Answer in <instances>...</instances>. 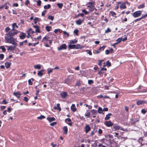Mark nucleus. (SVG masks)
<instances>
[{
	"mask_svg": "<svg viewBox=\"0 0 147 147\" xmlns=\"http://www.w3.org/2000/svg\"><path fill=\"white\" fill-rule=\"evenodd\" d=\"M61 95L63 98H65L66 97L67 94L66 92H63L61 94Z\"/></svg>",
	"mask_w": 147,
	"mask_h": 147,
	"instance_id": "9",
	"label": "nucleus"
},
{
	"mask_svg": "<svg viewBox=\"0 0 147 147\" xmlns=\"http://www.w3.org/2000/svg\"><path fill=\"white\" fill-rule=\"evenodd\" d=\"M10 30V29L8 27H7L5 29V31L6 32H8Z\"/></svg>",
	"mask_w": 147,
	"mask_h": 147,
	"instance_id": "45",
	"label": "nucleus"
},
{
	"mask_svg": "<svg viewBox=\"0 0 147 147\" xmlns=\"http://www.w3.org/2000/svg\"><path fill=\"white\" fill-rule=\"evenodd\" d=\"M98 146L99 147H106L105 146L102 145V144H99Z\"/></svg>",
	"mask_w": 147,
	"mask_h": 147,
	"instance_id": "64",
	"label": "nucleus"
},
{
	"mask_svg": "<svg viewBox=\"0 0 147 147\" xmlns=\"http://www.w3.org/2000/svg\"><path fill=\"white\" fill-rule=\"evenodd\" d=\"M106 64L108 66L110 67L111 66V63L109 61H107L106 62Z\"/></svg>",
	"mask_w": 147,
	"mask_h": 147,
	"instance_id": "41",
	"label": "nucleus"
},
{
	"mask_svg": "<svg viewBox=\"0 0 147 147\" xmlns=\"http://www.w3.org/2000/svg\"><path fill=\"white\" fill-rule=\"evenodd\" d=\"M7 3L3 5L2 6H0V9H2L4 8V6H6V7H5V9H7L9 7L8 6H7Z\"/></svg>",
	"mask_w": 147,
	"mask_h": 147,
	"instance_id": "20",
	"label": "nucleus"
},
{
	"mask_svg": "<svg viewBox=\"0 0 147 147\" xmlns=\"http://www.w3.org/2000/svg\"><path fill=\"white\" fill-rule=\"evenodd\" d=\"M33 27L36 29V32L38 33L40 32V30L39 29V27L37 26H34Z\"/></svg>",
	"mask_w": 147,
	"mask_h": 147,
	"instance_id": "14",
	"label": "nucleus"
},
{
	"mask_svg": "<svg viewBox=\"0 0 147 147\" xmlns=\"http://www.w3.org/2000/svg\"><path fill=\"white\" fill-rule=\"evenodd\" d=\"M44 70L42 69L40 71H38V75L40 76L41 77L43 75L42 72L44 71Z\"/></svg>",
	"mask_w": 147,
	"mask_h": 147,
	"instance_id": "8",
	"label": "nucleus"
},
{
	"mask_svg": "<svg viewBox=\"0 0 147 147\" xmlns=\"http://www.w3.org/2000/svg\"><path fill=\"white\" fill-rule=\"evenodd\" d=\"M85 129V131L86 133H87L90 130V128L88 125L86 126Z\"/></svg>",
	"mask_w": 147,
	"mask_h": 147,
	"instance_id": "11",
	"label": "nucleus"
},
{
	"mask_svg": "<svg viewBox=\"0 0 147 147\" xmlns=\"http://www.w3.org/2000/svg\"><path fill=\"white\" fill-rule=\"evenodd\" d=\"M108 109L107 108H104L102 109L103 111H108Z\"/></svg>",
	"mask_w": 147,
	"mask_h": 147,
	"instance_id": "51",
	"label": "nucleus"
},
{
	"mask_svg": "<svg viewBox=\"0 0 147 147\" xmlns=\"http://www.w3.org/2000/svg\"><path fill=\"white\" fill-rule=\"evenodd\" d=\"M63 34L64 35L66 34L67 37L69 36V33L66 32V31H63Z\"/></svg>",
	"mask_w": 147,
	"mask_h": 147,
	"instance_id": "50",
	"label": "nucleus"
},
{
	"mask_svg": "<svg viewBox=\"0 0 147 147\" xmlns=\"http://www.w3.org/2000/svg\"><path fill=\"white\" fill-rule=\"evenodd\" d=\"M142 19L141 18V17L140 18H139V19H136V20H135V22H136L137 21H140V20H141V19Z\"/></svg>",
	"mask_w": 147,
	"mask_h": 147,
	"instance_id": "61",
	"label": "nucleus"
},
{
	"mask_svg": "<svg viewBox=\"0 0 147 147\" xmlns=\"http://www.w3.org/2000/svg\"><path fill=\"white\" fill-rule=\"evenodd\" d=\"M82 22V21L81 20H77L76 21V23L78 25H80L81 24Z\"/></svg>",
	"mask_w": 147,
	"mask_h": 147,
	"instance_id": "28",
	"label": "nucleus"
},
{
	"mask_svg": "<svg viewBox=\"0 0 147 147\" xmlns=\"http://www.w3.org/2000/svg\"><path fill=\"white\" fill-rule=\"evenodd\" d=\"M13 94L18 98H19L20 97L21 95V94L19 92H14L13 93Z\"/></svg>",
	"mask_w": 147,
	"mask_h": 147,
	"instance_id": "7",
	"label": "nucleus"
},
{
	"mask_svg": "<svg viewBox=\"0 0 147 147\" xmlns=\"http://www.w3.org/2000/svg\"><path fill=\"white\" fill-rule=\"evenodd\" d=\"M4 55L3 54H0V60H2L3 59Z\"/></svg>",
	"mask_w": 147,
	"mask_h": 147,
	"instance_id": "42",
	"label": "nucleus"
},
{
	"mask_svg": "<svg viewBox=\"0 0 147 147\" xmlns=\"http://www.w3.org/2000/svg\"><path fill=\"white\" fill-rule=\"evenodd\" d=\"M141 112L143 114H145L146 112V111L145 110L142 109L141 111Z\"/></svg>",
	"mask_w": 147,
	"mask_h": 147,
	"instance_id": "54",
	"label": "nucleus"
},
{
	"mask_svg": "<svg viewBox=\"0 0 147 147\" xmlns=\"http://www.w3.org/2000/svg\"><path fill=\"white\" fill-rule=\"evenodd\" d=\"M57 124V122H54L53 123H51L50 124V125H51V126H54L55 125Z\"/></svg>",
	"mask_w": 147,
	"mask_h": 147,
	"instance_id": "47",
	"label": "nucleus"
},
{
	"mask_svg": "<svg viewBox=\"0 0 147 147\" xmlns=\"http://www.w3.org/2000/svg\"><path fill=\"white\" fill-rule=\"evenodd\" d=\"M57 5L60 9H61L63 6V4L62 3H58Z\"/></svg>",
	"mask_w": 147,
	"mask_h": 147,
	"instance_id": "25",
	"label": "nucleus"
},
{
	"mask_svg": "<svg viewBox=\"0 0 147 147\" xmlns=\"http://www.w3.org/2000/svg\"><path fill=\"white\" fill-rule=\"evenodd\" d=\"M71 108L73 112H75L76 110V108L75 107V105L74 104H73L72 105Z\"/></svg>",
	"mask_w": 147,
	"mask_h": 147,
	"instance_id": "13",
	"label": "nucleus"
},
{
	"mask_svg": "<svg viewBox=\"0 0 147 147\" xmlns=\"http://www.w3.org/2000/svg\"><path fill=\"white\" fill-rule=\"evenodd\" d=\"M109 53V50H107L105 51V54L107 55Z\"/></svg>",
	"mask_w": 147,
	"mask_h": 147,
	"instance_id": "63",
	"label": "nucleus"
},
{
	"mask_svg": "<svg viewBox=\"0 0 147 147\" xmlns=\"http://www.w3.org/2000/svg\"><path fill=\"white\" fill-rule=\"evenodd\" d=\"M51 145H52L53 147H55L57 146V145L56 144H54L53 143H52L51 144Z\"/></svg>",
	"mask_w": 147,
	"mask_h": 147,
	"instance_id": "58",
	"label": "nucleus"
},
{
	"mask_svg": "<svg viewBox=\"0 0 147 147\" xmlns=\"http://www.w3.org/2000/svg\"><path fill=\"white\" fill-rule=\"evenodd\" d=\"M142 11H138L134 13L133 14V16L134 17H137L140 16L142 13Z\"/></svg>",
	"mask_w": 147,
	"mask_h": 147,
	"instance_id": "2",
	"label": "nucleus"
},
{
	"mask_svg": "<svg viewBox=\"0 0 147 147\" xmlns=\"http://www.w3.org/2000/svg\"><path fill=\"white\" fill-rule=\"evenodd\" d=\"M14 45V47L12 46H7L6 47L7 48V50L8 51H13L15 49V48L17 46H15L14 45Z\"/></svg>",
	"mask_w": 147,
	"mask_h": 147,
	"instance_id": "4",
	"label": "nucleus"
},
{
	"mask_svg": "<svg viewBox=\"0 0 147 147\" xmlns=\"http://www.w3.org/2000/svg\"><path fill=\"white\" fill-rule=\"evenodd\" d=\"M143 139L142 138H140L139 139V142L141 143V145H144V144H142V142L143 141Z\"/></svg>",
	"mask_w": 147,
	"mask_h": 147,
	"instance_id": "30",
	"label": "nucleus"
},
{
	"mask_svg": "<svg viewBox=\"0 0 147 147\" xmlns=\"http://www.w3.org/2000/svg\"><path fill=\"white\" fill-rule=\"evenodd\" d=\"M111 31L110 29L109 28H108L107 29V30H105V32L107 33L110 32Z\"/></svg>",
	"mask_w": 147,
	"mask_h": 147,
	"instance_id": "49",
	"label": "nucleus"
},
{
	"mask_svg": "<svg viewBox=\"0 0 147 147\" xmlns=\"http://www.w3.org/2000/svg\"><path fill=\"white\" fill-rule=\"evenodd\" d=\"M48 72L47 73L48 74H49L51 72H52L53 71V69H47Z\"/></svg>",
	"mask_w": 147,
	"mask_h": 147,
	"instance_id": "36",
	"label": "nucleus"
},
{
	"mask_svg": "<svg viewBox=\"0 0 147 147\" xmlns=\"http://www.w3.org/2000/svg\"><path fill=\"white\" fill-rule=\"evenodd\" d=\"M146 101L144 100H138L137 102V104L138 105H142L143 104L146 103Z\"/></svg>",
	"mask_w": 147,
	"mask_h": 147,
	"instance_id": "6",
	"label": "nucleus"
},
{
	"mask_svg": "<svg viewBox=\"0 0 147 147\" xmlns=\"http://www.w3.org/2000/svg\"><path fill=\"white\" fill-rule=\"evenodd\" d=\"M146 17H147V13L144 16H143L141 17V18H142V19H143V18H145Z\"/></svg>",
	"mask_w": 147,
	"mask_h": 147,
	"instance_id": "59",
	"label": "nucleus"
},
{
	"mask_svg": "<svg viewBox=\"0 0 147 147\" xmlns=\"http://www.w3.org/2000/svg\"><path fill=\"white\" fill-rule=\"evenodd\" d=\"M39 18H36L34 19V23L36 24L37 22V21L38 20Z\"/></svg>",
	"mask_w": 147,
	"mask_h": 147,
	"instance_id": "38",
	"label": "nucleus"
},
{
	"mask_svg": "<svg viewBox=\"0 0 147 147\" xmlns=\"http://www.w3.org/2000/svg\"><path fill=\"white\" fill-rule=\"evenodd\" d=\"M86 51L87 53L90 55H92V53L89 50H87Z\"/></svg>",
	"mask_w": 147,
	"mask_h": 147,
	"instance_id": "46",
	"label": "nucleus"
},
{
	"mask_svg": "<svg viewBox=\"0 0 147 147\" xmlns=\"http://www.w3.org/2000/svg\"><path fill=\"white\" fill-rule=\"evenodd\" d=\"M71 121V119L69 118L66 119L65 120V121L66 122H67V121L70 122V121Z\"/></svg>",
	"mask_w": 147,
	"mask_h": 147,
	"instance_id": "52",
	"label": "nucleus"
},
{
	"mask_svg": "<svg viewBox=\"0 0 147 147\" xmlns=\"http://www.w3.org/2000/svg\"><path fill=\"white\" fill-rule=\"evenodd\" d=\"M41 1L40 0H38L37 1V5L38 6H39L41 5Z\"/></svg>",
	"mask_w": 147,
	"mask_h": 147,
	"instance_id": "40",
	"label": "nucleus"
},
{
	"mask_svg": "<svg viewBox=\"0 0 147 147\" xmlns=\"http://www.w3.org/2000/svg\"><path fill=\"white\" fill-rule=\"evenodd\" d=\"M98 133L99 134H102V131L101 129H99V130L98 131Z\"/></svg>",
	"mask_w": 147,
	"mask_h": 147,
	"instance_id": "55",
	"label": "nucleus"
},
{
	"mask_svg": "<svg viewBox=\"0 0 147 147\" xmlns=\"http://www.w3.org/2000/svg\"><path fill=\"white\" fill-rule=\"evenodd\" d=\"M78 31L77 30H75L74 31V34H76V35H78Z\"/></svg>",
	"mask_w": 147,
	"mask_h": 147,
	"instance_id": "53",
	"label": "nucleus"
},
{
	"mask_svg": "<svg viewBox=\"0 0 147 147\" xmlns=\"http://www.w3.org/2000/svg\"><path fill=\"white\" fill-rule=\"evenodd\" d=\"M105 123L108 127H110L113 124V123L110 121H106Z\"/></svg>",
	"mask_w": 147,
	"mask_h": 147,
	"instance_id": "5",
	"label": "nucleus"
},
{
	"mask_svg": "<svg viewBox=\"0 0 147 147\" xmlns=\"http://www.w3.org/2000/svg\"><path fill=\"white\" fill-rule=\"evenodd\" d=\"M88 3L90 5L88 6V7L90 8L92 7H93L94 6V4L92 2H89Z\"/></svg>",
	"mask_w": 147,
	"mask_h": 147,
	"instance_id": "23",
	"label": "nucleus"
},
{
	"mask_svg": "<svg viewBox=\"0 0 147 147\" xmlns=\"http://www.w3.org/2000/svg\"><path fill=\"white\" fill-rule=\"evenodd\" d=\"M126 7L125 6V3H123L120 6V8L121 9H125Z\"/></svg>",
	"mask_w": 147,
	"mask_h": 147,
	"instance_id": "10",
	"label": "nucleus"
},
{
	"mask_svg": "<svg viewBox=\"0 0 147 147\" xmlns=\"http://www.w3.org/2000/svg\"><path fill=\"white\" fill-rule=\"evenodd\" d=\"M67 46L65 44H63L59 47H58L57 49L59 50H62L65 49H66Z\"/></svg>",
	"mask_w": 147,
	"mask_h": 147,
	"instance_id": "3",
	"label": "nucleus"
},
{
	"mask_svg": "<svg viewBox=\"0 0 147 147\" xmlns=\"http://www.w3.org/2000/svg\"><path fill=\"white\" fill-rule=\"evenodd\" d=\"M51 7V5L49 4H48L47 5L44 6V8L46 9H49Z\"/></svg>",
	"mask_w": 147,
	"mask_h": 147,
	"instance_id": "27",
	"label": "nucleus"
},
{
	"mask_svg": "<svg viewBox=\"0 0 147 147\" xmlns=\"http://www.w3.org/2000/svg\"><path fill=\"white\" fill-rule=\"evenodd\" d=\"M25 37V34L24 33H22V35L20 36V38L21 39H23Z\"/></svg>",
	"mask_w": 147,
	"mask_h": 147,
	"instance_id": "32",
	"label": "nucleus"
},
{
	"mask_svg": "<svg viewBox=\"0 0 147 147\" xmlns=\"http://www.w3.org/2000/svg\"><path fill=\"white\" fill-rule=\"evenodd\" d=\"M75 45H68V47L70 49H75Z\"/></svg>",
	"mask_w": 147,
	"mask_h": 147,
	"instance_id": "26",
	"label": "nucleus"
},
{
	"mask_svg": "<svg viewBox=\"0 0 147 147\" xmlns=\"http://www.w3.org/2000/svg\"><path fill=\"white\" fill-rule=\"evenodd\" d=\"M63 129L64 131V134H66L67 132V127L66 126L64 127Z\"/></svg>",
	"mask_w": 147,
	"mask_h": 147,
	"instance_id": "24",
	"label": "nucleus"
},
{
	"mask_svg": "<svg viewBox=\"0 0 147 147\" xmlns=\"http://www.w3.org/2000/svg\"><path fill=\"white\" fill-rule=\"evenodd\" d=\"M98 112L100 114L102 113L103 111L101 107H99L98 109ZM102 114H104V113H102Z\"/></svg>",
	"mask_w": 147,
	"mask_h": 147,
	"instance_id": "19",
	"label": "nucleus"
},
{
	"mask_svg": "<svg viewBox=\"0 0 147 147\" xmlns=\"http://www.w3.org/2000/svg\"><path fill=\"white\" fill-rule=\"evenodd\" d=\"M11 65V63L8 62H7L5 63V65L6 67L7 68H9Z\"/></svg>",
	"mask_w": 147,
	"mask_h": 147,
	"instance_id": "17",
	"label": "nucleus"
},
{
	"mask_svg": "<svg viewBox=\"0 0 147 147\" xmlns=\"http://www.w3.org/2000/svg\"><path fill=\"white\" fill-rule=\"evenodd\" d=\"M12 29H15V27L17 28H18V26L16 24L14 23L12 24Z\"/></svg>",
	"mask_w": 147,
	"mask_h": 147,
	"instance_id": "31",
	"label": "nucleus"
},
{
	"mask_svg": "<svg viewBox=\"0 0 147 147\" xmlns=\"http://www.w3.org/2000/svg\"><path fill=\"white\" fill-rule=\"evenodd\" d=\"M18 31L15 29H12L8 33L5 34L6 36H5V40L7 43L14 45L15 46H17L16 39L13 36L18 33Z\"/></svg>",
	"mask_w": 147,
	"mask_h": 147,
	"instance_id": "1",
	"label": "nucleus"
},
{
	"mask_svg": "<svg viewBox=\"0 0 147 147\" xmlns=\"http://www.w3.org/2000/svg\"><path fill=\"white\" fill-rule=\"evenodd\" d=\"M46 11L45 10L44 11H43V12H42V16H44L45 15V13H46Z\"/></svg>",
	"mask_w": 147,
	"mask_h": 147,
	"instance_id": "60",
	"label": "nucleus"
},
{
	"mask_svg": "<svg viewBox=\"0 0 147 147\" xmlns=\"http://www.w3.org/2000/svg\"><path fill=\"white\" fill-rule=\"evenodd\" d=\"M45 118V117L44 116L42 115L40 116V117H37V118L38 119H40V120L42 119H44Z\"/></svg>",
	"mask_w": 147,
	"mask_h": 147,
	"instance_id": "34",
	"label": "nucleus"
},
{
	"mask_svg": "<svg viewBox=\"0 0 147 147\" xmlns=\"http://www.w3.org/2000/svg\"><path fill=\"white\" fill-rule=\"evenodd\" d=\"M77 42V40H71L70 41V44H74L76 43Z\"/></svg>",
	"mask_w": 147,
	"mask_h": 147,
	"instance_id": "35",
	"label": "nucleus"
},
{
	"mask_svg": "<svg viewBox=\"0 0 147 147\" xmlns=\"http://www.w3.org/2000/svg\"><path fill=\"white\" fill-rule=\"evenodd\" d=\"M34 67L35 69H40L41 68V65L40 64L36 65L34 66Z\"/></svg>",
	"mask_w": 147,
	"mask_h": 147,
	"instance_id": "21",
	"label": "nucleus"
},
{
	"mask_svg": "<svg viewBox=\"0 0 147 147\" xmlns=\"http://www.w3.org/2000/svg\"><path fill=\"white\" fill-rule=\"evenodd\" d=\"M85 116L87 117H90V113L88 112V113H86L85 115Z\"/></svg>",
	"mask_w": 147,
	"mask_h": 147,
	"instance_id": "44",
	"label": "nucleus"
},
{
	"mask_svg": "<svg viewBox=\"0 0 147 147\" xmlns=\"http://www.w3.org/2000/svg\"><path fill=\"white\" fill-rule=\"evenodd\" d=\"M47 119L49 120V122H51L53 121H54L55 120V118L53 117H48Z\"/></svg>",
	"mask_w": 147,
	"mask_h": 147,
	"instance_id": "16",
	"label": "nucleus"
},
{
	"mask_svg": "<svg viewBox=\"0 0 147 147\" xmlns=\"http://www.w3.org/2000/svg\"><path fill=\"white\" fill-rule=\"evenodd\" d=\"M144 6H145L144 3H143L142 4L138 5V8L139 9L143 8L144 7Z\"/></svg>",
	"mask_w": 147,
	"mask_h": 147,
	"instance_id": "29",
	"label": "nucleus"
},
{
	"mask_svg": "<svg viewBox=\"0 0 147 147\" xmlns=\"http://www.w3.org/2000/svg\"><path fill=\"white\" fill-rule=\"evenodd\" d=\"M88 82L89 84H91L93 83L94 82L92 80H89L88 81Z\"/></svg>",
	"mask_w": 147,
	"mask_h": 147,
	"instance_id": "43",
	"label": "nucleus"
},
{
	"mask_svg": "<svg viewBox=\"0 0 147 147\" xmlns=\"http://www.w3.org/2000/svg\"><path fill=\"white\" fill-rule=\"evenodd\" d=\"M24 100L26 102H27L28 100V99L26 97H24Z\"/></svg>",
	"mask_w": 147,
	"mask_h": 147,
	"instance_id": "57",
	"label": "nucleus"
},
{
	"mask_svg": "<svg viewBox=\"0 0 147 147\" xmlns=\"http://www.w3.org/2000/svg\"><path fill=\"white\" fill-rule=\"evenodd\" d=\"M113 128L115 130H117L119 129L120 127L119 126L115 125L113 127Z\"/></svg>",
	"mask_w": 147,
	"mask_h": 147,
	"instance_id": "12",
	"label": "nucleus"
},
{
	"mask_svg": "<svg viewBox=\"0 0 147 147\" xmlns=\"http://www.w3.org/2000/svg\"><path fill=\"white\" fill-rule=\"evenodd\" d=\"M0 49H1L4 52L5 51L6 49L5 48L4 46H0Z\"/></svg>",
	"mask_w": 147,
	"mask_h": 147,
	"instance_id": "33",
	"label": "nucleus"
},
{
	"mask_svg": "<svg viewBox=\"0 0 147 147\" xmlns=\"http://www.w3.org/2000/svg\"><path fill=\"white\" fill-rule=\"evenodd\" d=\"M82 48V47L79 44L75 45V49H81Z\"/></svg>",
	"mask_w": 147,
	"mask_h": 147,
	"instance_id": "22",
	"label": "nucleus"
},
{
	"mask_svg": "<svg viewBox=\"0 0 147 147\" xmlns=\"http://www.w3.org/2000/svg\"><path fill=\"white\" fill-rule=\"evenodd\" d=\"M112 115V114L111 113H109L107 115L105 118V120H107L109 119L110 118V116H111Z\"/></svg>",
	"mask_w": 147,
	"mask_h": 147,
	"instance_id": "15",
	"label": "nucleus"
},
{
	"mask_svg": "<svg viewBox=\"0 0 147 147\" xmlns=\"http://www.w3.org/2000/svg\"><path fill=\"white\" fill-rule=\"evenodd\" d=\"M91 112L93 113V114L94 113H97V111L96 110H93Z\"/></svg>",
	"mask_w": 147,
	"mask_h": 147,
	"instance_id": "56",
	"label": "nucleus"
},
{
	"mask_svg": "<svg viewBox=\"0 0 147 147\" xmlns=\"http://www.w3.org/2000/svg\"><path fill=\"white\" fill-rule=\"evenodd\" d=\"M122 40V38L121 37L120 38H118L116 40V41L117 42L115 43V44H118V43L120 42Z\"/></svg>",
	"mask_w": 147,
	"mask_h": 147,
	"instance_id": "18",
	"label": "nucleus"
},
{
	"mask_svg": "<svg viewBox=\"0 0 147 147\" xmlns=\"http://www.w3.org/2000/svg\"><path fill=\"white\" fill-rule=\"evenodd\" d=\"M51 28V26H47L46 27L45 29L48 32H49L50 31V29Z\"/></svg>",
	"mask_w": 147,
	"mask_h": 147,
	"instance_id": "37",
	"label": "nucleus"
},
{
	"mask_svg": "<svg viewBox=\"0 0 147 147\" xmlns=\"http://www.w3.org/2000/svg\"><path fill=\"white\" fill-rule=\"evenodd\" d=\"M110 13H111V14H112L113 16L114 15H115L116 14L113 11H111L110 12Z\"/></svg>",
	"mask_w": 147,
	"mask_h": 147,
	"instance_id": "62",
	"label": "nucleus"
},
{
	"mask_svg": "<svg viewBox=\"0 0 147 147\" xmlns=\"http://www.w3.org/2000/svg\"><path fill=\"white\" fill-rule=\"evenodd\" d=\"M28 82L29 85H32V82H31V80L29 79L28 80Z\"/></svg>",
	"mask_w": 147,
	"mask_h": 147,
	"instance_id": "48",
	"label": "nucleus"
},
{
	"mask_svg": "<svg viewBox=\"0 0 147 147\" xmlns=\"http://www.w3.org/2000/svg\"><path fill=\"white\" fill-rule=\"evenodd\" d=\"M54 17L51 16H49L48 17V18L49 19L51 20H53L54 19Z\"/></svg>",
	"mask_w": 147,
	"mask_h": 147,
	"instance_id": "39",
	"label": "nucleus"
}]
</instances>
